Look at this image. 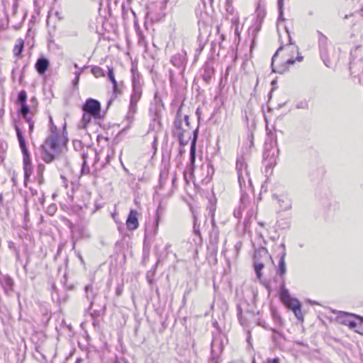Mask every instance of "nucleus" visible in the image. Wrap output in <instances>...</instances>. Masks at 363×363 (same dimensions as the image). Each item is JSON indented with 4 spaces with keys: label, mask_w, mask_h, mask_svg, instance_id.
I'll list each match as a JSON object with an SVG mask.
<instances>
[{
    "label": "nucleus",
    "mask_w": 363,
    "mask_h": 363,
    "mask_svg": "<svg viewBox=\"0 0 363 363\" xmlns=\"http://www.w3.org/2000/svg\"><path fill=\"white\" fill-rule=\"evenodd\" d=\"M67 142V136L64 134H50L40 146L42 160L46 163L52 162L56 155L62 152Z\"/></svg>",
    "instance_id": "f257e3e1"
},
{
    "label": "nucleus",
    "mask_w": 363,
    "mask_h": 363,
    "mask_svg": "<svg viewBox=\"0 0 363 363\" xmlns=\"http://www.w3.org/2000/svg\"><path fill=\"white\" fill-rule=\"evenodd\" d=\"M143 94V82L140 74L138 72L132 73V92L130 94V105L126 116L130 123L134 120V116L137 112V104L140 101Z\"/></svg>",
    "instance_id": "f03ea898"
},
{
    "label": "nucleus",
    "mask_w": 363,
    "mask_h": 363,
    "mask_svg": "<svg viewBox=\"0 0 363 363\" xmlns=\"http://www.w3.org/2000/svg\"><path fill=\"white\" fill-rule=\"evenodd\" d=\"M172 134L177 137L179 142V145L184 147L191 139L190 129L184 125L182 121V107H179L177 111L176 116L172 126Z\"/></svg>",
    "instance_id": "7ed1b4c3"
},
{
    "label": "nucleus",
    "mask_w": 363,
    "mask_h": 363,
    "mask_svg": "<svg viewBox=\"0 0 363 363\" xmlns=\"http://www.w3.org/2000/svg\"><path fill=\"white\" fill-rule=\"evenodd\" d=\"M15 130L19 142V146L23 154L24 178L26 182L33 172V165L31 163L30 152L26 146V139L23 135L21 130L18 125H15Z\"/></svg>",
    "instance_id": "20e7f679"
},
{
    "label": "nucleus",
    "mask_w": 363,
    "mask_h": 363,
    "mask_svg": "<svg viewBox=\"0 0 363 363\" xmlns=\"http://www.w3.org/2000/svg\"><path fill=\"white\" fill-rule=\"evenodd\" d=\"M238 179L241 191L251 186V179L249 176L247 164L243 158H238L236 162Z\"/></svg>",
    "instance_id": "39448f33"
},
{
    "label": "nucleus",
    "mask_w": 363,
    "mask_h": 363,
    "mask_svg": "<svg viewBox=\"0 0 363 363\" xmlns=\"http://www.w3.org/2000/svg\"><path fill=\"white\" fill-rule=\"evenodd\" d=\"M279 150L276 147V143L272 140L266 141L264 145L263 160L266 162L267 167H272L277 164Z\"/></svg>",
    "instance_id": "423d86ee"
},
{
    "label": "nucleus",
    "mask_w": 363,
    "mask_h": 363,
    "mask_svg": "<svg viewBox=\"0 0 363 363\" xmlns=\"http://www.w3.org/2000/svg\"><path fill=\"white\" fill-rule=\"evenodd\" d=\"M225 339V335L220 332L213 333L211 341V357L213 361L216 359H218L219 356L223 352L224 348V340Z\"/></svg>",
    "instance_id": "0eeeda50"
},
{
    "label": "nucleus",
    "mask_w": 363,
    "mask_h": 363,
    "mask_svg": "<svg viewBox=\"0 0 363 363\" xmlns=\"http://www.w3.org/2000/svg\"><path fill=\"white\" fill-rule=\"evenodd\" d=\"M275 251L277 252L279 257L278 267L277 268V274L281 278V281L284 280V277L286 272V266L285 262V257L286 255V247L284 242L277 245Z\"/></svg>",
    "instance_id": "6e6552de"
},
{
    "label": "nucleus",
    "mask_w": 363,
    "mask_h": 363,
    "mask_svg": "<svg viewBox=\"0 0 363 363\" xmlns=\"http://www.w3.org/2000/svg\"><path fill=\"white\" fill-rule=\"evenodd\" d=\"M340 318L342 324L348 326L350 329H354L357 333H362L359 329L361 324L363 323V317L343 313V315Z\"/></svg>",
    "instance_id": "1a4fd4ad"
},
{
    "label": "nucleus",
    "mask_w": 363,
    "mask_h": 363,
    "mask_svg": "<svg viewBox=\"0 0 363 363\" xmlns=\"http://www.w3.org/2000/svg\"><path fill=\"white\" fill-rule=\"evenodd\" d=\"M317 33L318 35V45L320 48V57L325 65L328 67H330L332 66V62L329 57L328 52V38L320 31H318Z\"/></svg>",
    "instance_id": "9d476101"
},
{
    "label": "nucleus",
    "mask_w": 363,
    "mask_h": 363,
    "mask_svg": "<svg viewBox=\"0 0 363 363\" xmlns=\"http://www.w3.org/2000/svg\"><path fill=\"white\" fill-rule=\"evenodd\" d=\"M82 109L84 112L91 114L94 118H101V104L100 102L96 99L91 98L86 99L85 104L83 105Z\"/></svg>",
    "instance_id": "9b49d317"
},
{
    "label": "nucleus",
    "mask_w": 363,
    "mask_h": 363,
    "mask_svg": "<svg viewBox=\"0 0 363 363\" xmlns=\"http://www.w3.org/2000/svg\"><path fill=\"white\" fill-rule=\"evenodd\" d=\"M282 49H283V46H280L272 58L271 67H272L273 72L279 73V74H284L289 70V67L290 65H294L295 62L294 60L288 59L284 65L278 66V67H275V65H274L275 58L277 57L279 51L281 50Z\"/></svg>",
    "instance_id": "f8f14e48"
},
{
    "label": "nucleus",
    "mask_w": 363,
    "mask_h": 363,
    "mask_svg": "<svg viewBox=\"0 0 363 363\" xmlns=\"http://www.w3.org/2000/svg\"><path fill=\"white\" fill-rule=\"evenodd\" d=\"M199 135V125L196 128L195 130H193V138L191 143L190 148V162L189 165V168L193 169L195 165L196 160V141L198 139Z\"/></svg>",
    "instance_id": "ddd939ff"
},
{
    "label": "nucleus",
    "mask_w": 363,
    "mask_h": 363,
    "mask_svg": "<svg viewBox=\"0 0 363 363\" xmlns=\"http://www.w3.org/2000/svg\"><path fill=\"white\" fill-rule=\"evenodd\" d=\"M138 212L135 210H130L126 220V226L129 230H134L138 228Z\"/></svg>",
    "instance_id": "4468645a"
},
{
    "label": "nucleus",
    "mask_w": 363,
    "mask_h": 363,
    "mask_svg": "<svg viewBox=\"0 0 363 363\" xmlns=\"http://www.w3.org/2000/svg\"><path fill=\"white\" fill-rule=\"evenodd\" d=\"M214 74V67L211 62H206L202 67L201 77L203 80L208 84Z\"/></svg>",
    "instance_id": "2eb2a0df"
},
{
    "label": "nucleus",
    "mask_w": 363,
    "mask_h": 363,
    "mask_svg": "<svg viewBox=\"0 0 363 363\" xmlns=\"http://www.w3.org/2000/svg\"><path fill=\"white\" fill-rule=\"evenodd\" d=\"M160 244H156L155 246V255L157 256V261L155 264V267L158 264V263L162 260L163 259L166 258L169 253L170 252V248L172 247V245L170 243H167L164 247V252L160 250Z\"/></svg>",
    "instance_id": "dca6fc26"
},
{
    "label": "nucleus",
    "mask_w": 363,
    "mask_h": 363,
    "mask_svg": "<svg viewBox=\"0 0 363 363\" xmlns=\"http://www.w3.org/2000/svg\"><path fill=\"white\" fill-rule=\"evenodd\" d=\"M350 70L351 74H354V76H359L360 74H363V60L360 59L351 62Z\"/></svg>",
    "instance_id": "f3484780"
},
{
    "label": "nucleus",
    "mask_w": 363,
    "mask_h": 363,
    "mask_svg": "<svg viewBox=\"0 0 363 363\" xmlns=\"http://www.w3.org/2000/svg\"><path fill=\"white\" fill-rule=\"evenodd\" d=\"M49 65V60L44 57H41L38 59L35 67L40 74H43L48 70Z\"/></svg>",
    "instance_id": "a211bd4d"
},
{
    "label": "nucleus",
    "mask_w": 363,
    "mask_h": 363,
    "mask_svg": "<svg viewBox=\"0 0 363 363\" xmlns=\"http://www.w3.org/2000/svg\"><path fill=\"white\" fill-rule=\"evenodd\" d=\"M280 298L285 304L289 306L291 305L292 298L289 294V290L285 288L284 280L281 281L280 285Z\"/></svg>",
    "instance_id": "6ab92c4d"
},
{
    "label": "nucleus",
    "mask_w": 363,
    "mask_h": 363,
    "mask_svg": "<svg viewBox=\"0 0 363 363\" xmlns=\"http://www.w3.org/2000/svg\"><path fill=\"white\" fill-rule=\"evenodd\" d=\"M158 230V223L157 220L155 223V228L152 232H149L148 230H145V238L143 241V247L144 248H150L151 245V240L150 238L154 237L157 233Z\"/></svg>",
    "instance_id": "aec40b11"
},
{
    "label": "nucleus",
    "mask_w": 363,
    "mask_h": 363,
    "mask_svg": "<svg viewBox=\"0 0 363 363\" xmlns=\"http://www.w3.org/2000/svg\"><path fill=\"white\" fill-rule=\"evenodd\" d=\"M277 202L282 211H287L291 208V201L286 196H277Z\"/></svg>",
    "instance_id": "412c9836"
},
{
    "label": "nucleus",
    "mask_w": 363,
    "mask_h": 363,
    "mask_svg": "<svg viewBox=\"0 0 363 363\" xmlns=\"http://www.w3.org/2000/svg\"><path fill=\"white\" fill-rule=\"evenodd\" d=\"M186 62V60L185 55L180 54V53L175 54L171 58L172 64L178 68L184 67Z\"/></svg>",
    "instance_id": "4be33fe9"
},
{
    "label": "nucleus",
    "mask_w": 363,
    "mask_h": 363,
    "mask_svg": "<svg viewBox=\"0 0 363 363\" xmlns=\"http://www.w3.org/2000/svg\"><path fill=\"white\" fill-rule=\"evenodd\" d=\"M294 303L291 304L290 306V308H291V310L293 311L295 316L299 320H301L303 321V315H302V313H301V303H299V301L296 299L294 300Z\"/></svg>",
    "instance_id": "5701e85b"
},
{
    "label": "nucleus",
    "mask_w": 363,
    "mask_h": 363,
    "mask_svg": "<svg viewBox=\"0 0 363 363\" xmlns=\"http://www.w3.org/2000/svg\"><path fill=\"white\" fill-rule=\"evenodd\" d=\"M262 257L265 259L270 258L272 259V257L268 253L267 248L264 247H261L255 251L254 260H259V259Z\"/></svg>",
    "instance_id": "b1692460"
},
{
    "label": "nucleus",
    "mask_w": 363,
    "mask_h": 363,
    "mask_svg": "<svg viewBox=\"0 0 363 363\" xmlns=\"http://www.w3.org/2000/svg\"><path fill=\"white\" fill-rule=\"evenodd\" d=\"M219 242V230L218 229L211 230L210 232V244L214 247H217Z\"/></svg>",
    "instance_id": "393cba45"
},
{
    "label": "nucleus",
    "mask_w": 363,
    "mask_h": 363,
    "mask_svg": "<svg viewBox=\"0 0 363 363\" xmlns=\"http://www.w3.org/2000/svg\"><path fill=\"white\" fill-rule=\"evenodd\" d=\"M24 46V42L21 39H18L16 43L13 52L15 56H18L21 54Z\"/></svg>",
    "instance_id": "a878e982"
},
{
    "label": "nucleus",
    "mask_w": 363,
    "mask_h": 363,
    "mask_svg": "<svg viewBox=\"0 0 363 363\" xmlns=\"http://www.w3.org/2000/svg\"><path fill=\"white\" fill-rule=\"evenodd\" d=\"M255 271L256 272L257 277L260 279L262 277V269L264 267V264L259 260H254Z\"/></svg>",
    "instance_id": "bb28decb"
},
{
    "label": "nucleus",
    "mask_w": 363,
    "mask_h": 363,
    "mask_svg": "<svg viewBox=\"0 0 363 363\" xmlns=\"http://www.w3.org/2000/svg\"><path fill=\"white\" fill-rule=\"evenodd\" d=\"M193 218H194V233L198 235L199 238H201V234L199 228V225L198 224V216L196 211H193Z\"/></svg>",
    "instance_id": "cd10ccee"
},
{
    "label": "nucleus",
    "mask_w": 363,
    "mask_h": 363,
    "mask_svg": "<svg viewBox=\"0 0 363 363\" xmlns=\"http://www.w3.org/2000/svg\"><path fill=\"white\" fill-rule=\"evenodd\" d=\"M19 112L24 119L30 117L28 116L30 112V108L26 103L21 104V108Z\"/></svg>",
    "instance_id": "c85d7f7f"
},
{
    "label": "nucleus",
    "mask_w": 363,
    "mask_h": 363,
    "mask_svg": "<svg viewBox=\"0 0 363 363\" xmlns=\"http://www.w3.org/2000/svg\"><path fill=\"white\" fill-rule=\"evenodd\" d=\"M121 94V91L119 89L118 85L113 87V94H112L111 98L108 101V106H110L111 104L112 103L113 100L114 99H116L118 96V95H119Z\"/></svg>",
    "instance_id": "c756f323"
},
{
    "label": "nucleus",
    "mask_w": 363,
    "mask_h": 363,
    "mask_svg": "<svg viewBox=\"0 0 363 363\" xmlns=\"http://www.w3.org/2000/svg\"><path fill=\"white\" fill-rule=\"evenodd\" d=\"M27 101V93L25 90H21L18 93V99H17V103L18 104H24L26 103Z\"/></svg>",
    "instance_id": "7c9ffc66"
},
{
    "label": "nucleus",
    "mask_w": 363,
    "mask_h": 363,
    "mask_svg": "<svg viewBox=\"0 0 363 363\" xmlns=\"http://www.w3.org/2000/svg\"><path fill=\"white\" fill-rule=\"evenodd\" d=\"M236 310H237V316L239 320V322L242 325H244L245 323H244V321L242 320V308L240 304L237 305Z\"/></svg>",
    "instance_id": "2f4dec72"
},
{
    "label": "nucleus",
    "mask_w": 363,
    "mask_h": 363,
    "mask_svg": "<svg viewBox=\"0 0 363 363\" xmlns=\"http://www.w3.org/2000/svg\"><path fill=\"white\" fill-rule=\"evenodd\" d=\"M92 73L96 77L104 76V71L101 67H94L92 68Z\"/></svg>",
    "instance_id": "473e14b6"
},
{
    "label": "nucleus",
    "mask_w": 363,
    "mask_h": 363,
    "mask_svg": "<svg viewBox=\"0 0 363 363\" xmlns=\"http://www.w3.org/2000/svg\"><path fill=\"white\" fill-rule=\"evenodd\" d=\"M49 118H50V134H60L57 131V128L54 124L52 117L50 116Z\"/></svg>",
    "instance_id": "72a5a7b5"
},
{
    "label": "nucleus",
    "mask_w": 363,
    "mask_h": 363,
    "mask_svg": "<svg viewBox=\"0 0 363 363\" xmlns=\"http://www.w3.org/2000/svg\"><path fill=\"white\" fill-rule=\"evenodd\" d=\"M209 213L211 214V225H212V230L218 229V226L216 225V220L214 218V210L211 209L209 211Z\"/></svg>",
    "instance_id": "f704fd0d"
},
{
    "label": "nucleus",
    "mask_w": 363,
    "mask_h": 363,
    "mask_svg": "<svg viewBox=\"0 0 363 363\" xmlns=\"http://www.w3.org/2000/svg\"><path fill=\"white\" fill-rule=\"evenodd\" d=\"M243 207L240 206L238 208H235L233 211V215L237 218H240L242 213Z\"/></svg>",
    "instance_id": "c9c22d12"
},
{
    "label": "nucleus",
    "mask_w": 363,
    "mask_h": 363,
    "mask_svg": "<svg viewBox=\"0 0 363 363\" xmlns=\"http://www.w3.org/2000/svg\"><path fill=\"white\" fill-rule=\"evenodd\" d=\"M29 125V133L31 134L34 129V121L32 120L30 117L26 118L24 119Z\"/></svg>",
    "instance_id": "e433bc0d"
},
{
    "label": "nucleus",
    "mask_w": 363,
    "mask_h": 363,
    "mask_svg": "<svg viewBox=\"0 0 363 363\" xmlns=\"http://www.w3.org/2000/svg\"><path fill=\"white\" fill-rule=\"evenodd\" d=\"M296 107L298 109H307L308 104L306 101H301L296 104Z\"/></svg>",
    "instance_id": "4c0bfd02"
},
{
    "label": "nucleus",
    "mask_w": 363,
    "mask_h": 363,
    "mask_svg": "<svg viewBox=\"0 0 363 363\" xmlns=\"http://www.w3.org/2000/svg\"><path fill=\"white\" fill-rule=\"evenodd\" d=\"M225 7H226L227 12H228L230 14H232L233 13V8L232 6V1L231 0H226Z\"/></svg>",
    "instance_id": "58836bf2"
},
{
    "label": "nucleus",
    "mask_w": 363,
    "mask_h": 363,
    "mask_svg": "<svg viewBox=\"0 0 363 363\" xmlns=\"http://www.w3.org/2000/svg\"><path fill=\"white\" fill-rule=\"evenodd\" d=\"M108 77L110 81L116 80L113 73V69L110 67H108Z\"/></svg>",
    "instance_id": "ea45409f"
},
{
    "label": "nucleus",
    "mask_w": 363,
    "mask_h": 363,
    "mask_svg": "<svg viewBox=\"0 0 363 363\" xmlns=\"http://www.w3.org/2000/svg\"><path fill=\"white\" fill-rule=\"evenodd\" d=\"M82 173L84 174H87L89 173V167L87 166L85 161H83V164L82 166Z\"/></svg>",
    "instance_id": "a19ab883"
},
{
    "label": "nucleus",
    "mask_w": 363,
    "mask_h": 363,
    "mask_svg": "<svg viewBox=\"0 0 363 363\" xmlns=\"http://www.w3.org/2000/svg\"><path fill=\"white\" fill-rule=\"evenodd\" d=\"M184 125H185V127L188 128L189 129H191V127H190V123H189V116L187 115H185L184 116Z\"/></svg>",
    "instance_id": "79ce46f5"
},
{
    "label": "nucleus",
    "mask_w": 363,
    "mask_h": 363,
    "mask_svg": "<svg viewBox=\"0 0 363 363\" xmlns=\"http://www.w3.org/2000/svg\"><path fill=\"white\" fill-rule=\"evenodd\" d=\"M266 363H279V359L277 357L273 359L268 358L267 359Z\"/></svg>",
    "instance_id": "37998d69"
},
{
    "label": "nucleus",
    "mask_w": 363,
    "mask_h": 363,
    "mask_svg": "<svg viewBox=\"0 0 363 363\" xmlns=\"http://www.w3.org/2000/svg\"><path fill=\"white\" fill-rule=\"evenodd\" d=\"M273 316H274V321L277 323V324H281V318L279 315L274 313L273 314Z\"/></svg>",
    "instance_id": "c03bdc74"
},
{
    "label": "nucleus",
    "mask_w": 363,
    "mask_h": 363,
    "mask_svg": "<svg viewBox=\"0 0 363 363\" xmlns=\"http://www.w3.org/2000/svg\"><path fill=\"white\" fill-rule=\"evenodd\" d=\"M123 292V286L118 285L116 288V293L118 296H121Z\"/></svg>",
    "instance_id": "a18cd8bd"
},
{
    "label": "nucleus",
    "mask_w": 363,
    "mask_h": 363,
    "mask_svg": "<svg viewBox=\"0 0 363 363\" xmlns=\"http://www.w3.org/2000/svg\"><path fill=\"white\" fill-rule=\"evenodd\" d=\"M44 168H45V167L43 164H39L38 166V174L40 176V177H42V174H43V171Z\"/></svg>",
    "instance_id": "49530a36"
},
{
    "label": "nucleus",
    "mask_w": 363,
    "mask_h": 363,
    "mask_svg": "<svg viewBox=\"0 0 363 363\" xmlns=\"http://www.w3.org/2000/svg\"><path fill=\"white\" fill-rule=\"evenodd\" d=\"M82 157L83 159V161H85L86 162V160L88 157V152H85V150H83V152L82 154Z\"/></svg>",
    "instance_id": "de8ad7c7"
},
{
    "label": "nucleus",
    "mask_w": 363,
    "mask_h": 363,
    "mask_svg": "<svg viewBox=\"0 0 363 363\" xmlns=\"http://www.w3.org/2000/svg\"><path fill=\"white\" fill-rule=\"evenodd\" d=\"M13 280L11 278H7L6 279V284L9 286H11L13 285Z\"/></svg>",
    "instance_id": "09e8293b"
},
{
    "label": "nucleus",
    "mask_w": 363,
    "mask_h": 363,
    "mask_svg": "<svg viewBox=\"0 0 363 363\" xmlns=\"http://www.w3.org/2000/svg\"><path fill=\"white\" fill-rule=\"evenodd\" d=\"M264 17V14H262L261 13H259L257 14V21H262L263 18Z\"/></svg>",
    "instance_id": "8fccbe9b"
},
{
    "label": "nucleus",
    "mask_w": 363,
    "mask_h": 363,
    "mask_svg": "<svg viewBox=\"0 0 363 363\" xmlns=\"http://www.w3.org/2000/svg\"><path fill=\"white\" fill-rule=\"evenodd\" d=\"M65 247V245L63 243H61L58 245V250H57V255L60 254V252L62 250V249L64 248Z\"/></svg>",
    "instance_id": "3c124183"
},
{
    "label": "nucleus",
    "mask_w": 363,
    "mask_h": 363,
    "mask_svg": "<svg viewBox=\"0 0 363 363\" xmlns=\"http://www.w3.org/2000/svg\"><path fill=\"white\" fill-rule=\"evenodd\" d=\"M92 291V285L91 284H89L87 286H85V291L87 293L89 291Z\"/></svg>",
    "instance_id": "603ef678"
},
{
    "label": "nucleus",
    "mask_w": 363,
    "mask_h": 363,
    "mask_svg": "<svg viewBox=\"0 0 363 363\" xmlns=\"http://www.w3.org/2000/svg\"><path fill=\"white\" fill-rule=\"evenodd\" d=\"M261 24H262V22L261 21H258V23H257V24L256 26V30H260Z\"/></svg>",
    "instance_id": "864d4df0"
},
{
    "label": "nucleus",
    "mask_w": 363,
    "mask_h": 363,
    "mask_svg": "<svg viewBox=\"0 0 363 363\" xmlns=\"http://www.w3.org/2000/svg\"><path fill=\"white\" fill-rule=\"evenodd\" d=\"M120 162H121V165H122V167H123V169H124L126 172H128V169L124 166V164H123V162H122V160H121V157H120Z\"/></svg>",
    "instance_id": "5fc2aeb1"
},
{
    "label": "nucleus",
    "mask_w": 363,
    "mask_h": 363,
    "mask_svg": "<svg viewBox=\"0 0 363 363\" xmlns=\"http://www.w3.org/2000/svg\"><path fill=\"white\" fill-rule=\"evenodd\" d=\"M77 256H78L79 259H80L81 262H82V264H84V259H83L82 256L81 255H78Z\"/></svg>",
    "instance_id": "6e6d98bb"
},
{
    "label": "nucleus",
    "mask_w": 363,
    "mask_h": 363,
    "mask_svg": "<svg viewBox=\"0 0 363 363\" xmlns=\"http://www.w3.org/2000/svg\"><path fill=\"white\" fill-rule=\"evenodd\" d=\"M210 363H218V359H216L214 361H213L212 357H211Z\"/></svg>",
    "instance_id": "4d7b16f0"
},
{
    "label": "nucleus",
    "mask_w": 363,
    "mask_h": 363,
    "mask_svg": "<svg viewBox=\"0 0 363 363\" xmlns=\"http://www.w3.org/2000/svg\"><path fill=\"white\" fill-rule=\"evenodd\" d=\"M112 84H113V87L114 86H116L118 85V82L116 80H114V81H111Z\"/></svg>",
    "instance_id": "13d9d810"
},
{
    "label": "nucleus",
    "mask_w": 363,
    "mask_h": 363,
    "mask_svg": "<svg viewBox=\"0 0 363 363\" xmlns=\"http://www.w3.org/2000/svg\"><path fill=\"white\" fill-rule=\"evenodd\" d=\"M62 160V161L64 162V163H65L66 165H67V164H68V163H69V162H68V160H67V159L66 157H63Z\"/></svg>",
    "instance_id": "bf43d9fd"
},
{
    "label": "nucleus",
    "mask_w": 363,
    "mask_h": 363,
    "mask_svg": "<svg viewBox=\"0 0 363 363\" xmlns=\"http://www.w3.org/2000/svg\"><path fill=\"white\" fill-rule=\"evenodd\" d=\"M164 174L167 176L168 175L167 172H162L160 174V178L162 179Z\"/></svg>",
    "instance_id": "052dcab7"
},
{
    "label": "nucleus",
    "mask_w": 363,
    "mask_h": 363,
    "mask_svg": "<svg viewBox=\"0 0 363 363\" xmlns=\"http://www.w3.org/2000/svg\"><path fill=\"white\" fill-rule=\"evenodd\" d=\"M184 152V147H182L180 145V147H179V153L182 154Z\"/></svg>",
    "instance_id": "680f3d73"
},
{
    "label": "nucleus",
    "mask_w": 363,
    "mask_h": 363,
    "mask_svg": "<svg viewBox=\"0 0 363 363\" xmlns=\"http://www.w3.org/2000/svg\"><path fill=\"white\" fill-rule=\"evenodd\" d=\"M146 277H147V281H148L150 283H151V282H152V280H151V279H150V277H149V272L147 274Z\"/></svg>",
    "instance_id": "e2e57ef3"
},
{
    "label": "nucleus",
    "mask_w": 363,
    "mask_h": 363,
    "mask_svg": "<svg viewBox=\"0 0 363 363\" xmlns=\"http://www.w3.org/2000/svg\"><path fill=\"white\" fill-rule=\"evenodd\" d=\"M82 359L80 358H78L76 359L74 363H82Z\"/></svg>",
    "instance_id": "0e129e2a"
},
{
    "label": "nucleus",
    "mask_w": 363,
    "mask_h": 363,
    "mask_svg": "<svg viewBox=\"0 0 363 363\" xmlns=\"http://www.w3.org/2000/svg\"><path fill=\"white\" fill-rule=\"evenodd\" d=\"M302 60H303V57H302V56H298V57H296V60H298V61H299V62H301Z\"/></svg>",
    "instance_id": "69168bd1"
},
{
    "label": "nucleus",
    "mask_w": 363,
    "mask_h": 363,
    "mask_svg": "<svg viewBox=\"0 0 363 363\" xmlns=\"http://www.w3.org/2000/svg\"><path fill=\"white\" fill-rule=\"evenodd\" d=\"M258 225L262 226V227H264V223L262 222V221H259L258 222Z\"/></svg>",
    "instance_id": "338daca9"
},
{
    "label": "nucleus",
    "mask_w": 363,
    "mask_h": 363,
    "mask_svg": "<svg viewBox=\"0 0 363 363\" xmlns=\"http://www.w3.org/2000/svg\"><path fill=\"white\" fill-rule=\"evenodd\" d=\"M93 303H94V300H93V298H91V301H90V305H89V308H91L92 307Z\"/></svg>",
    "instance_id": "774afa93"
}]
</instances>
